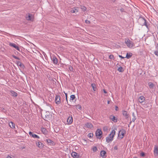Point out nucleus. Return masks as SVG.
Wrapping results in <instances>:
<instances>
[{"mask_svg": "<svg viewBox=\"0 0 158 158\" xmlns=\"http://www.w3.org/2000/svg\"><path fill=\"white\" fill-rule=\"evenodd\" d=\"M132 122V121H131L130 122V123H129V126H129V125H130V124H131V122Z\"/></svg>", "mask_w": 158, "mask_h": 158, "instance_id": "obj_50", "label": "nucleus"}, {"mask_svg": "<svg viewBox=\"0 0 158 158\" xmlns=\"http://www.w3.org/2000/svg\"><path fill=\"white\" fill-rule=\"evenodd\" d=\"M125 132V131L123 130H120L118 133V137L120 139H122L124 136V133Z\"/></svg>", "mask_w": 158, "mask_h": 158, "instance_id": "obj_7", "label": "nucleus"}, {"mask_svg": "<svg viewBox=\"0 0 158 158\" xmlns=\"http://www.w3.org/2000/svg\"><path fill=\"white\" fill-rule=\"evenodd\" d=\"M118 70L119 72H122L124 71V69L123 68L120 66L118 68Z\"/></svg>", "mask_w": 158, "mask_h": 158, "instance_id": "obj_32", "label": "nucleus"}, {"mask_svg": "<svg viewBox=\"0 0 158 158\" xmlns=\"http://www.w3.org/2000/svg\"><path fill=\"white\" fill-rule=\"evenodd\" d=\"M85 22L86 23L89 24L90 23V22L88 20H86L85 21Z\"/></svg>", "mask_w": 158, "mask_h": 158, "instance_id": "obj_41", "label": "nucleus"}, {"mask_svg": "<svg viewBox=\"0 0 158 158\" xmlns=\"http://www.w3.org/2000/svg\"><path fill=\"white\" fill-rule=\"evenodd\" d=\"M92 150L94 152H95L97 151V148L96 147L94 146L92 148Z\"/></svg>", "mask_w": 158, "mask_h": 158, "instance_id": "obj_37", "label": "nucleus"}, {"mask_svg": "<svg viewBox=\"0 0 158 158\" xmlns=\"http://www.w3.org/2000/svg\"><path fill=\"white\" fill-rule=\"evenodd\" d=\"M7 158H12L11 156H10L8 155L7 157Z\"/></svg>", "mask_w": 158, "mask_h": 158, "instance_id": "obj_47", "label": "nucleus"}, {"mask_svg": "<svg viewBox=\"0 0 158 158\" xmlns=\"http://www.w3.org/2000/svg\"><path fill=\"white\" fill-rule=\"evenodd\" d=\"M115 129H116L115 128L114 130H113L112 131L111 133L110 134L109 136L106 137V141L107 142L109 143L110 141L113 140V138L115 134Z\"/></svg>", "mask_w": 158, "mask_h": 158, "instance_id": "obj_2", "label": "nucleus"}, {"mask_svg": "<svg viewBox=\"0 0 158 158\" xmlns=\"http://www.w3.org/2000/svg\"><path fill=\"white\" fill-rule=\"evenodd\" d=\"M85 125L86 127L89 128H91L93 127L92 124L91 123H87L85 124Z\"/></svg>", "mask_w": 158, "mask_h": 158, "instance_id": "obj_23", "label": "nucleus"}, {"mask_svg": "<svg viewBox=\"0 0 158 158\" xmlns=\"http://www.w3.org/2000/svg\"><path fill=\"white\" fill-rule=\"evenodd\" d=\"M46 141L48 144L50 145H54L55 144L54 142L51 140L50 139H47Z\"/></svg>", "mask_w": 158, "mask_h": 158, "instance_id": "obj_14", "label": "nucleus"}, {"mask_svg": "<svg viewBox=\"0 0 158 158\" xmlns=\"http://www.w3.org/2000/svg\"><path fill=\"white\" fill-rule=\"evenodd\" d=\"M156 47V50L155 51L154 53L156 56H158V44H157Z\"/></svg>", "mask_w": 158, "mask_h": 158, "instance_id": "obj_24", "label": "nucleus"}, {"mask_svg": "<svg viewBox=\"0 0 158 158\" xmlns=\"http://www.w3.org/2000/svg\"><path fill=\"white\" fill-rule=\"evenodd\" d=\"M158 147L157 146H155L154 147V155L155 156H157L158 155Z\"/></svg>", "mask_w": 158, "mask_h": 158, "instance_id": "obj_18", "label": "nucleus"}, {"mask_svg": "<svg viewBox=\"0 0 158 158\" xmlns=\"http://www.w3.org/2000/svg\"><path fill=\"white\" fill-rule=\"evenodd\" d=\"M81 9L82 10V11H85L86 10V8L83 6H81L80 7Z\"/></svg>", "mask_w": 158, "mask_h": 158, "instance_id": "obj_34", "label": "nucleus"}, {"mask_svg": "<svg viewBox=\"0 0 158 158\" xmlns=\"http://www.w3.org/2000/svg\"><path fill=\"white\" fill-rule=\"evenodd\" d=\"M9 45L11 47H14L15 49H16V50H17L18 51H19L20 52V50L19 48L15 44H13V43H10L9 44Z\"/></svg>", "mask_w": 158, "mask_h": 158, "instance_id": "obj_8", "label": "nucleus"}, {"mask_svg": "<svg viewBox=\"0 0 158 158\" xmlns=\"http://www.w3.org/2000/svg\"><path fill=\"white\" fill-rule=\"evenodd\" d=\"M110 118L111 120L112 121H113L114 123H116L117 122V119L115 117L111 115L110 116Z\"/></svg>", "mask_w": 158, "mask_h": 158, "instance_id": "obj_15", "label": "nucleus"}, {"mask_svg": "<svg viewBox=\"0 0 158 158\" xmlns=\"http://www.w3.org/2000/svg\"><path fill=\"white\" fill-rule=\"evenodd\" d=\"M41 131L44 134H46L47 133V130L45 128H42L41 129Z\"/></svg>", "mask_w": 158, "mask_h": 158, "instance_id": "obj_29", "label": "nucleus"}, {"mask_svg": "<svg viewBox=\"0 0 158 158\" xmlns=\"http://www.w3.org/2000/svg\"><path fill=\"white\" fill-rule=\"evenodd\" d=\"M9 125L12 128H14L15 127V124L12 122H11L9 123Z\"/></svg>", "mask_w": 158, "mask_h": 158, "instance_id": "obj_27", "label": "nucleus"}, {"mask_svg": "<svg viewBox=\"0 0 158 158\" xmlns=\"http://www.w3.org/2000/svg\"><path fill=\"white\" fill-rule=\"evenodd\" d=\"M119 57L122 59H124L125 57L122 56L121 55H119Z\"/></svg>", "mask_w": 158, "mask_h": 158, "instance_id": "obj_43", "label": "nucleus"}, {"mask_svg": "<svg viewBox=\"0 0 158 158\" xmlns=\"http://www.w3.org/2000/svg\"><path fill=\"white\" fill-rule=\"evenodd\" d=\"M65 95H66V101H67V103H68V101H67V94L65 93Z\"/></svg>", "mask_w": 158, "mask_h": 158, "instance_id": "obj_46", "label": "nucleus"}, {"mask_svg": "<svg viewBox=\"0 0 158 158\" xmlns=\"http://www.w3.org/2000/svg\"><path fill=\"white\" fill-rule=\"evenodd\" d=\"M118 107L117 106H115V109L116 110H118Z\"/></svg>", "mask_w": 158, "mask_h": 158, "instance_id": "obj_45", "label": "nucleus"}, {"mask_svg": "<svg viewBox=\"0 0 158 158\" xmlns=\"http://www.w3.org/2000/svg\"><path fill=\"white\" fill-rule=\"evenodd\" d=\"M148 85L149 86L150 88H152L154 86V84L152 82H149L148 83Z\"/></svg>", "mask_w": 158, "mask_h": 158, "instance_id": "obj_33", "label": "nucleus"}, {"mask_svg": "<svg viewBox=\"0 0 158 158\" xmlns=\"http://www.w3.org/2000/svg\"><path fill=\"white\" fill-rule=\"evenodd\" d=\"M112 2H114L115 1V0H112Z\"/></svg>", "mask_w": 158, "mask_h": 158, "instance_id": "obj_51", "label": "nucleus"}, {"mask_svg": "<svg viewBox=\"0 0 158 158\" xmlns=\"http://www.w3.org/2000/svg\"><path fill=\"white\" fill-rule=\"evenodd\" d=\"M103 91H104V92L105 93V94H106L107 93V92L105 90V89H104L103 90Z\"/></svg>", "mask_w": 158, "mask_h": 158, "instance_id": "obj_48", "label": "nucleus"}, {"mask_svg": "<svg viewBox=\"0 0 158 158\" xmlns=\"http://www.w3.org/2000/svg\"><path fill=\"white\" fill-rule=\"evenodd\" d=\"M55 101L56 103L57 104H59L60 103V97L58 95H56L55 98Z\"/></svg>", "mask_w": 158, "mask_h": 158, "instance_id": "obj_6", "label": "nucleus"}, {"mask_svg": "<svg viewBox=\"0 0 158 158\" xmlns=\"http://www.w3.org/2000/svg\"><path fill=\"white\" fill-rule=\"evenodd\" d=\"M69 70L70 71H73V67H72V66H70L69 67Z\"/></svg>", "mask_w": 158, "mask_h": 158, "instance_id": "obj_39", "label": "nucleus"}, {"mask_svg": "<svg viewBox=\"0 0 158 158\" xmlns=\"http://www.w3.org/2000/svg\"><path fill=\"white\" fill-rule=\"evenodd\" d=\"M51 57L54 64H56L58 63V59L54 55H52L51 56Z\"/></svg>", "mask_w": 158, "mask_h": 158, "instance_id": "obj_5", "label": "nucleus"}, {"mask_svg": "<svg viewBox=\"0 0 158 158\" xmlns=\"http://www.w3.org/2000/svg\"><path fill=\"white\" fill-rule=\"evenodd\" d=\"M75 97L74 95H72L70 96V100L73 101L75 99Z\"/></svg>", "mask_w": 158, "mask_h": 158, "instance_id": "obj_35", "label": "nucleus"}, {"mask_svg": "<svg viewBox=\"0 0 158 158\" xmlns=\"http://www.w3.org/2000/svg\"><path fill=\"white\" fill-rule=\"evenodd\" d=\"M78 7H74L72 8L70 10V12L72 13H75L78 12Z\"/></svg>", "mask_w": 158, "mask_h": 158, "instance_id": "obj_13", "label": "nucleus"}, {"mask_svg": "<svg viewBox=\"0 0 158 158\" xmlns=\"http://www.w3.org/2000/svg\"><path fill=\"white\" fill-rule=\"evenodd\" d=\"M91 86L92 87L93 90L94 91H96L97 90V88L96 84L94 83H92L91 84Z\"/></svg>", "mask_w": 158, "mask_h": 158, "instance_id": "obj_26", "label": "nucleus"}, {"mask_svg": "<svg viewBox=\"0 0 158 158\" xmlns=\"http://www.w3.org/2000/svg\"><path fill=\"white\" fill-rule=\"evenodd\" d=\"M36 145L40 148H42L44 147V144L41 142L40 141H36Z\"/></svg>", "mask_w": 158, "mask_h": 158, "instance_id": "obj_10", "label": "nucleus"}, {"mask_svg": "<svg viewBox=\"0 0 158 158\" xmlns=\"http://www.w3.org/2000/svg\"><path fill=\"white\" fill-rule=\"evenodd\" d=\"M102 132L100 129H98L96 132V135L98 139H100L102 137Z\"/></svg>", "mask_w": 158, "mask_h": 158, "instance_id": "obj_4", "label": "nucleus"}, {"mask_svg": "<svg viewBox=\"0 0 158 158\" xmlns=\"http://www.w3.org/2000/svg\"><path fill=\"white\" fill-rule=\"evenodd\" d=\"M106 153V152L105 151H102L100 152L101 156L103 157H105Z\"/></svg>", "mask_w": 158, "mask_h": 158, "instance_id": "obj_21", "label": "nucleus"}, {"mask_svg": "<svg viewBox=\"0 0 158 158\" xmlns=\"http://www.w3.org/2000/svg\"><path fill=\"white\" fill-rule=\"evenodd\" d=\"M132 54L131 53H127V54L126 57L127 58V59H129L132 56Z\"/></svg>", "mask_w": 158, "mask_h": 158, "instance_id": "obj_28", "label": "nucleus"}, {"mask_svg": "<svg viewBox=\"0 0 158 158\" xmlns=\"http://www.w3.org/2000/svg\"><path fill=\"white\" fill-rule=\"evenodd\" d=\"M11 95L14 97H16L17 96V94L12 90L10 91Z\"/></svg>", "mask_w": 158, "mask_h": 158, "instance_id": "obj_22", "label": "nucleus"}, {"mask_svg": "<svg viewBox=\"0 0 158 158\" xmlns=\"http://www.w3.org/2000/svg\"><path fill=\"white\" fill-rule=\"evenodd\" d=\"M49 116L48 115H45V120H47L48 119V118H49Z\"/></svg>", "mask_w": 158, "mask_h": 158, "instance_id": "obj_38", "label": "nucleus"}, {"mask_svg": "<svg viewBox=\"0 0 158 158\" xmlns=\"http://www.w3.org/2000/svg\"><path fill=\"white\" fill-rule=\"evenodd\" d=\"M114 149L115 150H117L118 149V147L117 146H115L114 147Z\"/></svg>", "mask_w": 158, "mask_h": 158, "instance_id": "obj_44", "label": "nucleus"}, {"mask_svg": "<svg viewBox=\"0 0 158 158\" xmlns=\"http://www.w3.org/2000/svg\"><path fill=\"white\" fill-rule=\"evenodd\" d=\"M140 156H141L144 157L145 156V153L143 152H142L140 153Z\"/></svg>", "mask_w": 158, "mask_h": 158, "instance_id": "obj_40", "label": "nucleus"}, {"mask_svg": "<svg viewBox=\"0 0 158 158\" xmlns=\"http://www.w3.org/2000/svg\"><path fill=\"white\" fill-rule=\"evenodd\" d=\"M132 116L133 117V118H132V121L134 122L136 119V116L134 112H132Z\"/></svg>", "mask_w": 158, "mask_h": 158, "instance_id": "obj_25", "label": "nucleus"}, {"mask_svg": "<svg viewBox=\"0 0 158 158\" xmlns=\"http://www.w3.org/2000/svg\"><path fill=\"white\" fill-rule=\"evenodd\" d=\"M26 19L28 20H31V21L33 20V16L32 15L28 14V17H26Z\"/></svg>", "mask_w": 158, "mask_h": 158, "instance_id": "obj_19", "label": "nucleus"}, {"mask_svg": "<svg viewBox=\"0 0 158 158\" xmlns=\"http://www.w3.org/2000/svg\"><path fill=\"white\" fill-rule=\"evenodd\" d=\"M109 58L110 59V60H114V56L113 55H110L109 56Z\"/></svg>", "mask_w": 158, "mask_h": 158, "instance_id": "obj_31", "label": "nucleus"}, {"mask_svg": "<svg viewBox=\"0 0 158 158\" xmlns=\"http://www.w3.org/2000/svg\"><path fill=\"white\" fill-rule=\"evenodd\" d=\"M67 121L69 124H71L73 121L72 117H69L67 119Z\"/></svg>", "mask_w": 158, "mask_h": 158, "instance_id": "obj_20", "label": "nucleus"}, {"mask_svg": "<svg viewBox=\"0 0 158 158\" xmlns=\"http://www.w3.org/2000/svg\"><path fill=\"white\" fill-rule=\"evenodd\" d=\"M72 156L74 158H78L79 157L80 155H78L77 152H73L71 154Z\"/></svg>", "mask_w": 158, "mask_h": 158, "instance_id": "obj_11", "label": "nucleus"}, {"mask_svg": "<svg viewBox=\"0 0 158 158\" xmlns=\"http://www.w3.org/2000/svg\"><path fill=\"white\" fill-rule=\"evenodd\" d=\"M29 134L30 136L32 137L33 138H36L37 139H39L40 138L39 136L35 134H34L33 132H32L31 131H29Z\"/></svg>", "mask_w": 158, "mask_h": 158, "instance_id": "obj_9", "label": "nucleus"}, {"mask_svg": "<svg viewBox=\"0 0 158 158\" xmlns=\"http://www.w3.org/2000/svg\"><path fill=\"white\" fill-rule=\"evenodd\" d=\"M93 136V134L92 133H89L88 135V136L89 138H91Z\"/></svg>", "mask_w": 158, "mask_h": 158, "instance_id": "obj_36", "label": "nucleus"}, {"mask_svg": "<svg viewBox=\"0 0 158 158\" xmlns=\"http://www.w3.org/2000/svg\"><path fill=\"white\" fill-rule=\"evenodd\" d=\"M122 112L123 115L126 118H128L129 117V115L127 114V111L123 110V111Z\"/></svg>", "mask_w": 158, "mask_h": 158, "instance_id": "obj_16", "label": "nucleus"}, {"mask_svg": "<svg viewBox=\"0 0 158 158\" xmlns=\"http://www.w3.org/2000/svg\"><path fill=\"white\" fill-rule=\"evenodd\" d=\"M145 100V98L143 96H140L138 99L139 102L140 103H142L144 102Z\"/></svg>", "mask_w": 158, "mask_h": 158, "instance_id": "obj_12", "label": "nucleus"}, {"mask_svg": "<svg viewBox=\"0 0 158 158\" xmlns=\"http://www.w3.org/2000/svg\"><path fill=\"white\" fill-rule=\"evenodd\" d=\"M125 43L129 48H132L135 45L134 43L129 39H125Z\"/></svg>", "mask_w": 158, "mask_h": 158, "instance_id": "obj_3", "label": "nucleus"}, {"mask_svg": "<svg viewBox=\"0 0 158 158\" xmlns=\"http://www.w3.org/2000/svg\"><path fill=\"white\" fill-rule=\"evenodd\" d=\"M76 109L78 110H81L82 109L81 106V105H77L75 106Z\"/></svg>", "mask_w": 158, "mask_h": 158, "instance_id": "obj_30", "label": "nucleus"}, {"mask_svg": "<svg viewBox=\"0 0 158 158\" xmlns=\"http://www.w3.org/2000/svg\"><path fill=\"white\" fill-rule=\"evenodd\" d=\"M107 129V128L106 127V128L104 127V130H106Z\"/></svg>", "mask_w": 158, "mask_h": 158, "instance_id": "obj_49", "label": "nucleus"}, {"mask_svg": "<svg viewBox=\"0 0 158 158\" xmlns=\"http://www.w3.org/2000/svg\"><path fill=\"white\" fill-rule=\"evenodd\" d=\"M16 62L18 66H20L21 68L24 69V66L21 62L19 61H16Z\"/></svg>", "mask_w": 158, "mask_h": 158, "instance_id": "obj_17", "label": "nucleus"}, {"mask_svg": "<svg viewBox=\"0 0 158 158\" xmlns=\"http://www.w3.org/2000/svg\"><path fill=\"white\" fill-rule=\"evenodd\" d=\"M13 56L15 59H18V60L19 59V58L18 57H17L15 56Z\"/></svg>", "mask_w": 158, "mask_h": 158, "instance_id": "obj_42", "label": "nucleus"}, {"mask_svg": "<svg viewBox=\"0 0 158 158\" xmlns=\"http://www.w3.org/2000/svg\"><path fill=\"white\" fill-rule=\"evenodd\" d=\"M110 103V101H108V102H107L108 104H109Z\"/></svg>", "mask_w": 158, "mask_h": 158, "instance_id": "obj_52", "label": "nucleus"}, {"mask_svg": "<svg viewBox=\"0 0 158 158\" xmlns=\"http://www.w3.org/2000/svg\"><path fill=\"white\" fill-rule=\"evenodd\" d=\"M138 22L140 25L142 26H145L148 29H149L148 27L149 23L147 22L146 20L144 18L142 17H140L138 19Z\"/></svg>", "mask_w": 158, "mask_h": 158, "instance_id": "obj_1", "label": "nucleus"}]
</instances>
